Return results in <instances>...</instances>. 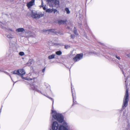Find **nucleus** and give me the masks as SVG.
<instances>
[{
    "label": "nucleus",
    "instance_id": "f257e3e1",
    "mask_svg": "<svg viewBox=\"0 0 130 130\" xmlns=\"http://www.w3.org/2000/svg\"><path fill=\"white\" fill-rule=\"evenodd\" d=\"M51 114L52 117L60 123L62 122L63 121V116L61 114L57 113L56 111L52 110Z\"/></svg>",
    "mask_w": 130,
    "mask_h": 130
},
{
    "label": "nucleus",
    "instance_id": "f03ea898",
    "mask_svg": "<svg viewBox=\"0 0 130 130\" xmlns=\"http://www.w3.org/2000/svg\"><path fill=\"white\" fill-rule=\"evenodd\" d=\"M50 7L58 8L59 7V0H45Z\"/></svg>",
    "mask_w": 130,
    "mask_h": 130
},
{
    "label": "nucleus",
    "instance_id": "7ed1b4c3",
    "mask_svg": "<svg viewBox=\"0 0 130 130\" xmlns=\"http://www.w3.org/2000/svg\"><path fill=\"white\" fill-rule=\"evenodd\" d=\"M128 91L127 89L126 90L124 98L123 99V104L122 105V108L121 110H123L128 105Z\"/></svg>",
    "mask_w": 130,
    "mask_h": 130
},
{
    "label": "nucleus",
    "instance_id": "20e7f679",
    "mask_svg": "<svg viewBox=\"0 0 130 130\" xmlns=\"http://www.w3.org/2000/svg\"><path fill=\"white\" fill-rule=\"evenodd\" d=\"M31 17L33 18L37 19L42 17L44 14L42 12L37 13V12L35 10H31Z\"/></svg>",
    "mask_w": 130,
    "mask_h": 130
},
{
    "label": "nucleus",
    "instance_id": "39448f33",
    "mask_svg": "<svg viewBox=\"0 0 130 130\" xmlns=\"http://www.w3.org/2000/svg\"><path fill=\"white\" fill-rule=\"evenodd\" d=\"M58 130H71L69 124L66 122H63L62 125L59 127Z\"/></svg>",
    "mask_w": 130,
    "mask_h": 130
},
{
    "label": "nucleus",
    "instance_id": "423d86ee",
    "mask_svg": "<svg viewBox=\"0 0 130 130\" xmlns=\"http://www.w3.org/2000/svg\"><path fill=\"white\" fill-rule=\"evenodd\" d=\"M31 87L32 88V89H33L34 90H35L37 92H40L43 95H44L46 96L47 97L49 98L50 100H51L53 101V103L54 100H53V99L52 98H50L48 96H47L46 95H45L43 94L42 93V92L39 89V87H38V86L37 85H31Z\"/></svg>",
    "mask_w": 130,
    "mask_h": 130
},
{
    "label": "nucleus",
    "instance_id": "0eeeda50",
    "mask_svg": "<svg viewBox=\"0 0 130 130\" xmlns=\"http://www.w3.org/2000/svg\"><path fill=\"white\" fill-rule=\"evenodd\" d=\"M83 57V54L81 53L78 54L73 58V61L74 62L78 61L82 58Z\"/></svg>",
    "mask_w": 130,
    "mask_h": 130
},
{
    "label": "nucleus",
    "instance_id": "6e6552de",
    "mask_svg": "<svg viewBox=\"0 0 130 130\" xmlns=\"http://www.w3.org/2000/svg\"><path fill=\"white\" fill-rule=\"evenodd\" d=\"M19 70H20V71H19V72L18 73V75L21 76V78L23 79H24L25 80H29V78H28V79H27L26 78L24 77L23 76L24 75L25 73V72L24 70L23 69H19Z\"/></svg>",
    "mask_w": 130,
    "mask_h": 130
},
{
    "label": "nucleus",
    "instance_id": "1a4fd4ad",
    "mask_svg": "<svg viewBox=\"0 0 130 130\" xmlns=\"http://www.w3.org/2000/svg\"><path fill=\"white\" fill-rule=\"evenodd\" d=\"M46 12L49 13H53L54 14H55L56 13V14H57V13H58V11H57V9L53 8L47 9L46 10Z\"/></svg>",
    "mask_w": 130,
    "mask_h": 130
},
{
    "label": "nucleus",
    "instance_id": "9d476101",
    "mask_svg": "<svg viewBox=\"0 0 130 130\" xmlns=\"http://www.w3.org/2000/svg\"><path fill=\"white\" fill-rule=\"evenodd\" d=\"M58 124L56 121L54 122L52 125V129L53 130H57L59 127Z\"/></svg>",
    "mask_w": 130,
    "mask_h": 130
},
{
    "label": "nucleus",
    "instance_id": "9b49d317",
    "mask_svg": "<svg viewBox=\"0 0 130 130\" xmlns=\"http://www.w3.org/2000/svg\"><path fill=\"white\" fill-rule=\"evenodd\" d=\"M35 0H31L30 2L27 3V6L28 8H30L32 6L35 5Z\"/></svg>",
    "mask_w": 130,
    "mask_h": 130
},
{
    "label": "nucleus",
    "instance_id": "f8f14e48",
    "mask_svg": "<svg viewBox=\"0 0 130 130\" xmlns=\"http://www.w3.org/2000/svg\"><path fill=\"white\" fill-rule=\"evenodd\" d=\"M20 70H15L11 72V73L13 74H17L18 75V73L20 71Z\"/></svg>",
    "mask_w": 130,
    "mask_h": 130
},
{
    "label": "nucleus",
    "instance_id": "ddd939ff",
    "mask_svg": "<svg viewBox=\"0 0 130 130\" xmlns=\"http://www.w3.org/2000/svg\"><path fill=\"white\" fill-rule=\"evenodd\" d=\"M43 31L44 32H45L47 33V32L48 33H50L51 32H54V30L53 29H50V30H43Z\"/></svg>",
    "mask_w": 130,
    "mask_h": 130
},
{
    "label": "nucleus",
    "instance_id": "4468645a",
    "mask_svg": "<svg viewBox=\"0 0 130 130\" xmlns=\"http://www.w3.org/2000/svg\"><path fill=\"white\" fill-rule=\"evenodd\" d=\"M24 30V29L23 28H19L16 30V31L17 32H22Z\"/></svg>",
    "mask_w": 130,
    "mask_h": 130
},
{
    "label": "nucleus",
    "instance_id": "2eb2a0df",
    "mask_svg": "<svg viewBox=\"0 0 130 130\" xmlns=\"http://www.w3.org/2000/svg\"><path fill=\"white\" fill-rule=\"evenodd\" d=\"M55 55L54 54L50 55L48 57V58L49 59H53L54 58Z\"/></svg>",
    "mask_w": 130,
    "mask_h": 130
},
{
    "label": "nucleus",
    "instance_id": "dca6fc26",
    "mask_svg": "<svg viewBox=\"0 0 130 130\" xmlns=\"http://www.w3.org/2000/svg\"><path fill=\"white\" fill-rule=\"evenodd\" d=\"M66 23V21L61 20H59L58 21V23L59 24H64Z\"/></svg>",
    "mask_w": 130,
    "mask_h": 130
},
{
    "label": "nucleus",
    "instance_id": "f3484780",
    "mask_svg": "<svg viewBox=\"0 0 130 130\" xmlns=\"http://www.w3.org/2000/svg\"><path fill=\"white\" fill-rule=\"evenodd\" d=\"M72 96H73V104H76L77 102L75 100H74V99H76V97H74L73 96V94L72 93Z\"/></svg>",
    "mask_w": 130,
    "mask_h": 130
},
{
    "label": "nucleus",
    "instance_id": "a211bd4d",
    "mask_svg": "<svg viewBox=\"0 0 130 130\" xmlns=\"http://www.w3.org/2000/svg\"><path fill=\"white\" fill-rule=\"evenodd\" d=\"M74 32L76 35L77 36L78 35V34L77 33V32L75 27H74Z\"/></svg>",
    "mask_w": 130,
    "mask_h": 130
},
{
    "label": "nucleus",
    "instance_id": "6ab92c4d",
    "mask_svg": "<svg viewBox=\"0 0 130 130\" xmlns=\"http://www.w3.org/2000/svg\"><path fill=\"white\" fill-rule=\"evenodd\" d=\"M65 10L66 11L67 14H69L70 13V11L69 9L68 8H66L65 9Z\"/></svg>",
    "mask_w": 130,
    "mask_h": 130
},
{
    "label": "nucleus",
    "instance_id": "aec40b11",
    "mask_svg": "<svg viewBox=\"0 0 130 130\" xmlns=\"http://www.w3.org/2000/svg\"><path fill=\"white\" fill-rule=\"evenodd\" d=\"M41 6L42 7H43V9L44 10H46V8L45 7V6H44L43 5V1L42 0V4H41Z\"/></svg>",
    "mask_w": 130,
    "mask_h": 130
},
{
    "label": "nucleus",
    "instance_id": "412c9836",
    "mask_svg": "<svg viewBox=\"0 0 130 130\" xmlns=\"http://www.w3.org/2000/svg\"><path fill=\"white\" fill-rule=\"evenodd\" d=\"M56 54L57 55H60L62 54V52L60 51H57L56 52Z\"/></svg>",
    "mask_w": 130,
    "mask_h": 130
},
{
    "label": "nucleus",
    "instance_id": "4be33fe9",
    "mask_svg": "<svg viewBox=\"0 0 130 130\" xmlns=\"http://www.w3.org/2000/svg\"><path fill=\"white\" fill-rule=\"evenodd\" d=\"M7 37L8 38H13V36L11 34L7 35Z\"/></svg>",
    "mask_w": 130,
    "mask_h": 130
},
{
    "label": "nucleus",
    "instance_id": "5701e85b",
    "mask_svg": "<svg viewBox=\"0 0 130 130\" xmlns=\"http://www.w3.org/2000/svg\"><path fill=\"white\" fill-rule=\"evenodd\" d=\"M6 30L7 31L9 32V31H10L11 32H13V30L12 29L9 28H7L6 29Z\"/></svg>",
    "mask_w": 130,
    "mask_h": 130
},
{
    "label": "nucleus",
    "instance_id": "b1692460",
    "mask_svg": "<svg viewBox=\"0 0 130 130\" xmlns=\"http://www.w3.org/2000/svg\"><path fill=\"white\" fill-rule=\"evenodd\" d=\"M19 55L21 56H23L24 55V53L23 52H21L19 53Z\"/></svg>",
    "mask_w": 130,
    "mask_h": 130
},
{
    "label": "nucleus",
    "instance_id": "393cba45",
    "mask_svg": "<svg viewBox=\"0 0 130 130\" xmlns=\"http://www.w3.org/2000/svg\"><path fill=\"white\" fill-rule=\"evenodd\" d=\"M127 129L130 128V124H128L127 125Z\"/></svg>",
    "mask_w": 130,
    "mask_h": 130
},
{
    "label": "nucleus",
    "instance_id": "a878e982",
    "mask_svg": "<svg viewBox=\"0 0 130 130\" xmlns=\"http://www.w3.org/2000/svg\"><path fill=\"white\" fill-rule=\"evenodd\" d=\"M45 85L46 86V87L47 88H48V87H50V86L49 85L47 84V83H45Z\"/></svg>",
    "mask_w": 130,
    "mask_h": 130
},
{
    "label": "nucleus",
    "instance_id": "bb28decb",
    "mask_svg": "<svg viewBox=\"0 0 130 130\" xmlns=\"http://www.w3.org/2000/svg\"><path fill=\"white\" fill-rule=\"evenodd\" d=\"M64 47L65 48L67 49L69 47V46L68 45H65Z\"/></svg>",
    "mask_w": 130,
    "mask_h": 130
},
{
    "label": "nucleus",
    "instance_id": "cd10ccee",
    "mask_svg": "<svg viewBox=\"0 0 130 130\" xmlns=\"http://www.w3.org/2000/svg\"><path fill=\"white\" fill-rule=\"evenodd\" d=\"M74 35H71V38H74Z\"/></svg>",
    "mask_w": 130,
    "mask_h": 130
},
{
    "label": "nucleus",
    "instance_id": "c85d7f7f",
    "mask_svg": "<svg viewBox=\"0 0 130 130\" xmlns=\"http://www.w3.org/2000/svg\"><path fill=\"white\" fill-rule=\"evenodd\" d=\"M116 57L118 59L120 60V58L119 57H117V56H116Z\"/></svg>",
    "mask_w": 130,
    "mask_h": 130
},
{
    "label": "nucleus",
    "instance_id": "c756f323",
    "mask_svg": "<svg viewBox=\"0 0 130 130\" xmlns=\"http://www.w3.org/2000/svg\"><path fill=\"white\" fill-rule=\"evenodd\" d=\"M57 44L59 46H61L62 45V44Z\"/></svg>",
    "mask_w": 130,
    "mask_h": 130
},
{
    "label": "nucleus",
    "instance_id": "7c9ffc66",
    "mask_svg": "<svg viewBox=\"0 0 130 130\" xmlns=\"http://www.w3.org/2000/svg\"><path fill=\"white\" fill-rule=\"evenodd\" d=\"M45 70V68H44L42 70V72H44Z\"/></svg>",
    "mask_w": 130,
    "mask_h": 130
},
{
    "label": "nucleus",
    "instance_id": "2f4dec72",
    "mask_svg": "<svg viewBox=\"0 0 130 130\" xmlns=\"http://www.w3.org/2000/svg\"><path fill=\"white\" fill-rule=\"evenodd\" d=\"M5 73H6V74H7V75H8V73L7 72H5Z\"/></svg>",
    "mask_w": 130,
    "mask_h": 130
},
{
    "label": "nucleus",
    "instance_id": "473e14b6",
    "mask_svg": "<svg viewBox=\"0 0 130 130\" xmlns=\"http://www.w3.org/2000/svg\"><path fill=\"white\" fill-rule=\"evenodd\" d=\"M1 28H4V27L2 25H1Z\"/></svg>",
    "mask_w": 130,
    "mask_h": 130
},
{
    "label": "nucleus",
    "instance_id": "72a5a7b5",
    "mask_svg": "<svg viewBox=\"0 0 130 130\" xmlns=\"http://www.w3.org/2000/svg\"><path fill=\"white\" fill-rule=\"evenodd\" d=\"M9 76H10V78H11V79L12 80V78H11V76H10V75H9Z\"/></svg>",
    "mask_w": 130,
    "mask_h": 130
},
{
    "label": "nucleus",
    "instance_id": "f704fd0d",
    "mask_svg": "<svg viewBox=\"0 0 130 130\" xmlns=\"http://www.w3.org/2000/svg\"><path fill=\"white\" fill-rule=\"evenodd\" d=\"M71 86H72V84L71 83ZM71 88H72V87L71 86Z\"/></svg>",
    "mask_w": 130,
    "mask_h": 130
}]
</instances>
